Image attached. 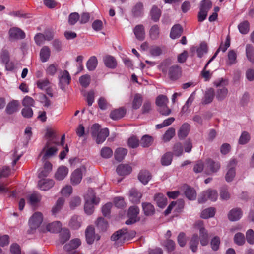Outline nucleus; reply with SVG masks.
Masks as SVG:
<instances>
[{"label": "nucleus", "mask_w": 254, "mask_h": 254, "mask_svg": "<svg viewBox=\"0 0 254 254\" xmlns=\"http://www.w3.org/2000/svg\"><path fill=\"white\" fill-rule=\"evenodd\" d=\"M51 141V139H49L47 141L39 154V156H40L43 154L42 158L43 161H45L46 159L52 157L58 151V149L56 147H49Z\"/></svg>", "instance_id": "obj_2"}, {"label": "nucleus", "mask_w": 254, "mask_h": 254, "mask_svg": "<svg viewBox=\"0 0 254 254\" xmlns=\"http://www.w3.org/2000/svg\"><path fill=\"white\" fill-rule=\"evenodd\" d=\"M214 97V90L212 88L207 89L205 93L202 104H208L211 103Z\"/></svg>", "instance_id": "obj_28"}, {"label": "nucleus", "mask_w": 254, "mask_h": 254, "mask_svg": "<svg viewBox=\"0 0 254 254\" xmlns=\"http://www.w3.org/2000/svg\"><path fill=\"white\" fill-rule=\"evenodd\" d=\"M86 240L88 244H92L96 237L95 229L93 226H88L85 231Z\"/></svg>", "instance_id": "obj_15"}, {"label": "nucleus", "mask_w": 254, "mask_h": 254, "mask_svg": "<svg viewBox=\"0 0 254 254\" xmlns=\"http://www.w3.org/2000/svg\"><path fill=\"white\" fill-rule=\"evenodd\" d=\"M139 212V209L137 206H133L130 207L128 211L129 219L126 221V224L127 225H130L137 222L138 220L137 215Z\"/></svg>", "instance_id": "obj_7"}, {"label": "nucleus", "mask_w": 254, "mask_h": 254, "mask_svg": "<svg viewBox=\"0 0 254 254\" xmlns=\"http://www.w3.org/2000/svg\"><path fill=\"white\" fill-rule=\"evenodd\" d=\"M116 171L120 175H127L131 172L132 168L128 164H121L117 167Z\"/></svg>", "instance_id": "obj_22"}, {"label": "nucleus", "mask_w": 254, "mask_h": 254, "mask_svg": "<svg viewBox=\"0 0 254 254\" xmlns=\"http://www.w3.org/2000/svg\"><path fill=\"white\" fill-rule=\"evenodd\" d=\"M46 228L51 233H58L62 230V224L60 221H55L47 225Z\"/></svg>", "instance_id": "obj_27"}, {"label": "nucleus", "mask_w": 254, "mask_h": 254, "mask_svg": "<svg viewBox=\"0 0 254 254\" xmlns=\"http://www.w3.org/2000/svg\"><path fill=\"white\" fill-rule=\"evenodd\" d=\"M109 134V130L107 128L101 129L99 132L95 135V137H94L96 140V142L98 144L103 143L108 136Z\"/></svg>", "instance_id": "obj_23"}, {"label": "nucleus", "mask_w": 254, "mask_h": 254, "mask_svg": "<svg viewBox=\"0 0 254 254\" xmlns=\"http://www.w3.org/2000/svg\"><path fill=\"white\" fill-rule=\"evenodd\" d=\"M9 36L11 38L15 39H22L25 37V33L17 27H13L9 31Z\"/></svg>", "instance_id": "obj_12"}, {"label": "nucleus", "mask_w": 254, "mask_h": 254, "mask_svg": "<svg viewBox=\"0 0 254 254\" xmlns=\"http://www.w3.org/2000/svg\"><path fill=\"white\" fill-rule=\"evenodd\" d=\"M196 51L197 56L199 58H201L204 54L207 52V46L205 43H201L199 47L197 48Z\"/></svg>", "instance_id": "obj_60"}, {"label": "nucleus", "mask_w": 254, "mask_h": 254, "mask_svg": "<svg viewBox=\"0 0 254 254\" xmlns=\"http://www.w3.org/2000/svg\"><path fill=\"white\" fill-rule=\"evenodd\" d=\"M183 32V28L180 24H176L173 26L170 32V37L176 39L179 37Z\"/></svg>", "instance_id": "obj_30"}, {"label": "nucleus", "mask_w": 254, "mask_h": 254, "mask_svg": "<svg viewBox=\"0 0 254 254\" xmlns=\"http://www.w3.org/2000/svg\"><path fill=\"white\" fill-rule=\"evenodd\" d=\"M142 206L144 214L146 216H152L155 212L154 206L149 202H143L142 203Z\"/></svg>", "instance_id": "obj_26"}, {"label": "nucleus", "mask_w": 254, "mask_h": 254, "mask_svg": "<svg viewBox=\"0 0 254 254\" xmlns=\"http://www.w3.org/2000/svg\"><path fill=\"white\" fill-rule=\"evenodd\" d=\"M190 130V125L187 123H184L180 127L178 131V136L180 139H184L188 135Z\"/></svg>", "instance_id": "obj_18"}, {"label": "nucleus", "mask_w": 254, "mask_h": 254, "mask_svg": "<svg viewBox=\"0 0 254 254\" xmlns=\"http://www.w3.org/2000/svg\"><path fill=\"white\" fill-rule=\"evenodd\" d=\"M98 64V60L95 56L91 57L86 63L87 68L89 71L94 70Z\"/></svg>", "instance_id": "obj_41"}, {"label": "nucleus", "mask_w": 254, "mask_h": 254, "mask_svg": "<svg viewBox=\"0 0 254 254\" xmlns=\"http://www.w3.org/2000/svg\"><path fill=\"white\" fill-rule=\"evenodd\" d=\"M228 93V90L227 88L225 87L219 88L216 92V98L219 101L223 100L227 96Z\"/></svg>", "instance_id": "obj_43"}, {"label": "nucleus", "mask_w": 254, "mask_h": 254, "mask_svg": "<svg viewBox=\"0 0 254 254\" xmlns=\"http://www.w3.org/2000/svg\"><path fill=\"white\" fill-rule=\"evenodd\" d=\"M234 242L239 246L243 245L245 243L244 235L242 233H236L234 237Z\"/></svg>", "instance_id": "obj_54"}, {"label": "nucleus", "mask_w": 254, "mask_h": 254, "mask_svg": "<svg viewBox=\"0 0 254 254\" xmlns=\"http://www.w3.org/2000/svg\"><path fill=\"white\" fill-rule=\"evenodd\" d=\"M215 209L213 208H209L203 210L201 213V217L203 219H208L213 217L215 215Z\"/></svg>", "instance_id": "obj_49"}, {"label": "nucleus", "mask_w": 254, "mask_h": 254, "mask_svg": "<svg viewBox=\"0 0 254 254\" xmlns=\"http://www.w3.org/2000/svg\"><path fill=\"white\" fill-rule=\"evenodd\" d=\"M85 198L84 211L86 214L91 215L94 211L93 204H98L99 199L95 196V193L92 189L88 190Z\"/></svg>", "instance_id": "obj_1"}, {"label": "nucleus", "mask_w": 254, "mask_h": 254, "mask_svg": "<svg viewBox=\"0 0 254 254\" xmlns=\"http://www.w3.org/2000/svg\"><path fill=\"white\" fill-rule=\"evenodd\" d=\"M161 12L159 8L156 6H153L151 10L150 14L152 19L157 22L161 16Z\"/></svg>", "instance_id": "obj_46"}, {"label": "nucleus", "mask_w": 254, "mask_h": 254, "mask_svg": "<svg viewBox=\"0 0 254 254\" xmlns=\"http://www.w3.org/2000/svg\"><path fill=\"white\" fill-rule=\"evenodd\" d=\"M81 244L79 239L76 238L71 240L70 242L64 246V250L70 254H72L73 251L77 249Z\"/></svg>", "instance_id": "obj_13"}, {"label": "nucleus", "mask_w": 254, "mask_h": 254, "mask_svg": "<svg viewBox=\"0 0 254 254\" xmlns=\"http://www.w3.org/2000/svg\"><path fill=\"white\" fill-rule=\"evenodd\" d=\"M100 154L104 158H109L113 155V151L109 147H104L100 151Z\"/></svg>", "instance_id": "obj_56"}, {"label": "nucleus", "mask_w": 254, "mask_h": 254, "mask_svg": "<svg viewBox=\"0 0 254 254\" xmlns=\"http://www.w3.org/2000/svg\"><path fill=\"white\" fill-rule=\"evenodd\" d=\"M242 212L240 209L235 208L231 210L228 214V219L231 221H237L240 219Z\"/></svg>", "instance_id": "obj_25"}, {"label": "nucleus", "mask_w": 254, "mask_h": 254, "mask_svg": "<svg viewBox=\"0 0 254 254\" xmlns=\"http://www.w3.org/2000/svg\"><path fill=\"white\" fill-rule=\"evenodd\" d=\"M81 218L78 215H73L69 222V226L73 230L78 229L82 225Z\"/></svg>", "instance_id": "obj_16"}, {"label": "nucleus", "mask_w": 254, "mask_h": 254, "mask_svg": "<svg viewBox=\"0 0 254 254\" xmlns=\"http://www.w3.org/2000/svg\"><path fill=\"white\" fill-rule=\"evenodd\" d=\"M185 194L189 200H194L196 197V191L191 188H187L185 190Z\"/></svg>", "instance_id": "obj_55"}, {"label": "nucleus", "mask_w": 254, "mask_h": 254, "mask_svg": "<svg viewBox=\"0 0 254 254\" xmlns=\"http://www.w3.org/2000/svg\"><path fill=\"white\" fill-rule=\"evenodd\" d=\"M135 37L139 40L143 41L145 36L144 27L142 24L136 25L133 29Z\"/></svg>", "instance_id": "obj_17"}, {"label": "nucleus", "mask_w": 254, "mask_h": 254, "mask_svg": "<svg viewBox=\"0 0 254 254\" xmlns=\"http://www.w3.org/2000/svg\"><path fill=\"white\" fill-rule=\"evenodd\" d=\"M71 80L70 76L67 70L63 72L61 76L59 77V85L62 90H64L65 86L70 83Z\"/></svg>", "instance_id": "obj_11"}, {"label": "nucleus", "mask_w": 254, "mask_h": 254, "mask_svg": "<svg viewBox=\"0 0 254 254\" xmlns=\"http://www.w3.org/2000/svg\"><path fill=\"white\" fill-rule=\"evenodd\" d=\"M218 197V193L215 190L209 189L204 191L198 197V201L200 203L206 202L208 199L215 201Z\"/></svg>", "instance_id": "obj_4"}, {"label": "nucleus", "mask_w": 254, "mask_h": 254, "mask_svg": "<svg viewBox=\"0 0 254 254\" xmlns=\"http://www.w3.org/2000/svg\"><path fill=\"white\" fill-rule=\"evenodd\" d=\"M200 241L202 246H205L209 243V236L208 231L205 228H201L199 232Z\"/></svg>", "instance_id": "obj_34"}, {"label": "nucleus", "mask_w": 254, "mask_h": 254, "mask_svg": "<svg viewBox=\"0 0 254 254\" xmlns=\"http://www.w3.org/2000/svg\"><path fill=\"white\" fill-rule=\"evenodd\" d=\"M86 169L85 166L83 165L75 170L71 174L70 180L73 185H76L79 184L82 180V176L85 173Z\"/></svg>", "instance_id": "obj_3"}, {"label": "nucleus", "mask_w": 254, "mask_h": 254, "mask_svg": "<svg viewBox=\"0 0 254 254\" xmlns=\"http://www.w3.org/2000/svg\"><path fill=\"white\" fill-rule=\"evenodd\" d=\"M104 62L105 65L110 68H114L117 66V62L115 59L111 56H107L104 58Z\"/></svg>", "instance_id": "obj_38"}, {"label": "nucleus", "mask_w": 254, "mask_h": 254, "mask_svg": "<svg viewBox=\"0 0 254 254\" xmlns=\"http://www.w3.org/2000/svg\"><path fill=\"white\" fill-rule=\"evenodd\" d=\"M127 153V150L125 148H117L115 152V158L117 161L120 162L124 159Z\"/></svg>", "instance_id": "obj_37"}, {"label": "nucleus", "mask_w": 254, "mask_h": 254, "mask_svg": "<svg viewBox=\"0 0 254 254\" xmlns=\"http://www.w3.org/2000/svg\"><path fill=\"white\" fill-rule=\"evenodd\" d=\"M55 184L54 180L50 179H43L38 181V188L44 191H46L52 188Z\"/></svg>", "instance_id": "obj_9"}, {"label": "nucleus", "mask_w": 254, "mask_h": 254, "mask_svg": "<svg viewBox=\"0 0 254 254\" xmlns=\"http://www.w3.org/2000/svg\"><path fill=\"white\" fill-rule=\"evenodd\" d=\"M142 103V97L140 94H136L134 95L132 102V108L134 109H138L140 108Z\"/></svg>", "instance_id": "obj_48"}, {"label": "nucleus", "mask_w": 254, "mask_h": 254, "mask_svg": "<svg viewBox=\"0 0 254 254\" xmlns=\"http://www.w3.org/2000/svg\"><path fill=\"white\" fill-rule=\"evenodd\" d=\"M155 102L158 108H159L161 106L167 105L168 99L166 96L160 95L156 98Z\"/></svg>", "instance_id": "obj_51"}, {"label": "nucleus", "mask_w": 254, "mask_h": 254, "mask_svg": "<svg viewBox=\"0 0 254 254\" xmlns=\"http://www.w3.org/2000/svg\"><path fill=\"white\" fill-rule=\"evenodd\" d=\"M81 203V199L78 196H74L71 198L69 206L71 209H74L76 207L79 206Z\"/></svg>", "instance_id": "obj_62"}, {"label": "nucleus", "mask_w": 254, "mask_h": 254, "mask_svg": "<svg viewBox=\"0 0 254 254\" xmlns=\"http://www.w3.org/2000/svg\"><path fill=\"white\" fill-rule=\"evenodd\" d=\"M174 154L176 156L181 155L183 153V146L180 142L175 143L173 147Z\"/></svg>", "instance_id": "obj_59"}, {"label": "nucleus", "mask_w": 254, "mask_h": 254, "mask_svg": "<svg viewBox=\"0 0 254 254\" xmlns=\"http://www.w3.org/2000/svg\"><path fill=\"white\" fill-rule=\"evenodd\" d=\"M28 199L31 204L34 205L41 200V196L38 193L34 192L29 195Z\"/></svg>", "instance_id": "obj_52"}, {"label": "nucleus", "mask_w": 254, "mask_h": 254, "mask_svg": "<svg viewBox=\"0 0 254 254\" xmlns=\"http://www.w3.org/2000/svg\"><path fill=\"white\" fill-rule=\"evenodd\" d=\"M246 55L248 61L254 64V47L250 44H247L246 45Z\"/></svg>", "instance_id": "obj_32"}, {"label": "nucleus", "mask_w": 254, "mask_h": 254, "mask_svg": "<svg viewBox=\"0 0 254 254\" xmlns=\"http://www.w3.org/2000/svg\"><path fill=\"white\" fill-rule=\"evenodd\" d=\"M138 178L142 184L146 185L151 179V176L148 171L143 170L140 172L138 176Z\"/></svg>", "instance_id": "obj_31"}, {"label": "nucleus", "mask_w": 254, "mask_h": 254, "mask_svg": "<svg viewBox=\"0 0 254 254\" xmlns=\"http://www.w3.org/2000/svg\"><path fill=\"white\" fill-rule=\"evenodd\" d=\"M90 76L88 74L83 75L79 78V82L80 84L85 88H86L89 86L90 83Z\"/></svg>", "instance_id": "obj_61"}, {"label": "nucleus", "mask_w": 254, "mask_h": 254, "mask_svg": "<svg viewBox=\"0 0 254 254\" xmlns=\"http://www.w3.org/2000/svg\"><path fill=\"white\" fill-rule=\"evenodd\" d=\"M132 13L135 17L141 16L143 13V5L142 3H137L133 7Z\"/></svg>", "instance_id": "obj_40"}, {"label": "nucleus", "mask_w": 254, "mask_h": 254, "mask_svg": "<svg viewBox=\"0 0 254 254\" xmlns=\"http://www.w3.org/2000/svg\"><path fill=\"white\" fill-rule=\"evenodd\" d=\"M211 7L212 3L209 0H203L201 2L200 10L208 12Z\"/></svg>", "instance_id": "obj_63"}, {"label": "nucleus", "mask_w": 254, "mask_h": 254, "mask_svg": "<svg viewBox=\"0 0 254 254\" xmlns=\"http://www.w3.org/2000/svg\"><path fill=\"white\" fill-rule=\"evenodd\" d=\"M206 172L207 174H210L217 172L220 168L219 162H215L210 159L206 160Z\"/></svg>", "instance_id": "obj_8"}, {"label": "nucleus", "mask_w": 254, "mask_h": 254, "mask_svg": "<svg viewBox=\"0 0 254 254\" xmlns=\"http://www.w3.org/2000/svg\"><path fill=\"white\" fill-rule=\"evenodd\" d=\"M154 200L156 202L158 207L164 208L167 204L166 197L161 193H158L155 195Z\"/></svg>", "instance_id": "obj_33"}, {"label": "nucleus", "mask_w": 254, "mask_h": 254, "mask_svg": "<svg viewBox=\"0 0 254 254\" xmlns=\"http://www.w3.org/2000/svg\"><path fill=\"white\" fill-rule=\"evenodd\" d=\"M172 153L170 152L165 153L161 158L162 165L164 166L170 165L172 160Z\"/></svg>", "instance_id": "obj_53"}, {"label": "nucleus", "mask_w": 254, "mask_h": 254, "mask_svg": "<svg viewBox=\"0 0 254 254\" xmlns=\"http://www.w3.org/2000/svg\"><path fill=\"white\" fill-rule=\"evenodd\" d=\"M149 37L152 40L157 39L160 35V30L157 25H154L150 28L149 32Z\"/></svg>", "instance_id": "obj_42"}, {"label": "nucleus", "mask_w": 254, "mask_h": 254, "mask_svg": "<svg viewBox=\"0 0 254 254\" xmlns=\"http://www.w3.org/2000/svg\"><path fill=\"white\" fill-rule=\"evenodd\" d=\"M166 48L164 46H153L150 49V54L153 57L159 56L166 53Z\"/></svg>", "instance_id": "obj_21"}, {"label": "nucleus", "mask_w": 254, "mask_h": 254, "mask_svg": "<svg viewBox=\"0 0 254 254\" xmlns=\"http://www.w3.org/2000/svg\"><path fill=\"white\" fill-rule=\"evenodd\" d=\"M43 221V215L40 212H36L30 217L29 220V225L32 230L38 228Z\"/></svg>", "instance_id": "obj_5"}, {"label": "nucleus", "mask_w": 254, "mask_h": 254, "mask_svg": "<svg viewBox=\"0 0 254 254\" xmlns=\"http://www.w3.org/2000/svg\"><path fill=\"white\" fill-rule=\"evenodd\" d=\"M126 113V111L125 109L120 108L112 111L110 116L112 119L116 120L123 118Z\"/></svg>", "instance_id": "obj_29"}, {"label": "nucleus", "mask_w": 254, "mask_h": 254, "mask_svg": "<svg viewBox=\"0 0 254 254\" xmlns=\"http://www.w3.org/2000/svg\"><path fill=\"white\" fill-rule=\"evenodd\" d=\"M97 227L102 231H105L107 229L108 223L102 217H99L97 219L96 222Z\"/></svg>", "instance_id": "obj_58"}, {"label": "nucleus", "mask_w": 254, "mask_h": 254, "mask_svg": "<svg viewBox=\"0 0 254 254\" xmlns=\"http://www.w3.org/2000/svg\"><path fill=\"white\" fill-rule=\"evenodd\" d=\"M175 135V129L173 127L169 128L166 131L162 137V139L164 142L170 141Z\"/></svg>", "instance_id": "obj_44"}, {"label": "nucleus", "mask_w": 254, "mask_h": 254, "mask_svg": "<svg viewBox=\"0 0 254 254\" xmlns=\"http://www.w3.org/2000/svg\"><path fill=\"white\" fill-rule=\"evenodd\" d=\"M1 59L2 62L5 64L6 68L8 70L13 69V66H9L8 62H9V57L7 51H3L1 56Z\"/></svg>", "instance_id": "obj_45"}, {"label": "nucleus", "mask_w": 254, "mask_h": 254, "mask_svg": "<svg viewBox=\"0 0 254 254\" xmlns=\"http://www.w3.org/2000/svg\"><path fill=\"white\" fill-rule=\"evenodd\" d=\"M250 134L248 132L244 131L242 132L239 138V143L242 145L245 144L250 141Z\"/></svg>", "instance_id": "obj_57"}, {"label": "nucleus", "mask_w": 254, "mask_h": 254, "mask_svg": "<svg viewBox=\"0 0 254 254\" xmlns=\"http://www.w3.org/2000/svg\"><path fill=\"white\" fill-rule=\"evenodd\" d=\"M19 107V102L17 100H13L7 104L5 112L8 115L13 114L18 111Z\"/></svg>", "instance_id": "obj_14"}, {"label": "nucleus", "mask_w": 254, "mask_h": 254, "mask_svg": "<svg viewBox=\"0 0 254 254\" xmlns=\"http://www.w3.org/2000/svg\"><path fill=\"white\" fill-rule=\"evenodd\" d=\"M168 74L171 80H177L181 75V68L177 65L171 66L169 68Z\"/></svg>", "instance_id": "obj_10"}, {"label": "nucleus", "mask_w": 254, "mask_h": 254, "mask_svg": "<svg viewBox=\"0 0 254 254\" xmlns=\"http://www.w3.org/2000/svg\"><path fill=\"white\" fill-rule=\"evenodd\" d=\"M51 55L50 48L47 46H44L40 50V56L42 62H46L48 60Z\"/></svg>", "instance_id": "obj_35"}, {"label": "nucleus", "mask_w": 254, "mask_h": 254, "mask_svg": "<svg viewBox=\"0 0 254 254\" xmlns=\"http://www.w3.org/2000/svg\"><path fill=\"white\" fill-rule=\"evenodd\" d=\"M70 237V232L68 229H64L60 234L59 243L61 245L64 244L68 241Z\"/></svg>", "instance_id": "obj_39"}, {"label": "nucleus", "mask_w": 254, "mask_h": 254, "mask_svg": "<svg viewBox=\"0 0 254 254\" xmlns=\"http://www.w3.org/2000/svg\"><path fill=\"white\" fill-rule=\"evenodd\" d=\"M238 28L241 33L245 34L249 30V23L247 21H245L238 25Z\"/></svg>", "instance_id": "obj_64"}, {"label": "nucleus", "mask_w": 254, "mask_h": 254, "mask_svg": "<svg viewBox=\"0 0 254 254\" xmlns=\"http://www.w3.org/2000/svg\"><path fill=\"white\" fill-rule=\"evenodd\" d=\"M68 172V168L64 166H61L58 168L55 174V178L56 180H63L67 175Z\"/></svg>", "instance_id": "obj_19"}, {"label": "nucleus", "mask_w": 254, "mask_h": 254, "mask_svg": "<svg viewBox=\"0 0 254 254\" xmlns=\"http://www.w3.org/2000/svg\"><path fill=\"white\" fill-rule=\"evenodd\" d=\"M153 138L148 135H144L141 139L140 144L143 147H148L151 145Z\"/></svg>", "instance_id": "obj_50"}, {"label": "nucleus", "mask_w": 254, "mask_h": 254, "mask_svg": "<svg viewBox=\"0 0 254 254\" xmlns=\"http://www.w3.org/2000/svg\"><path fill=\"white\" fill-rule=\"evenodd\" d=\"M64 202L65 200L64 198H59L57 200L55 205L52 208L51 212L52 214L55 215L58 213L63 207Z\"/></svg>", "instance_id": "obj_36"}, {"label": "nucleus", "mask_w": 254, "mask_h": 254, "mask_svg": "<svg viewBox=\"0 0 254 254\" xmlns=\"http://www.w3.org/2000/svg\"><path fill=\"white\" fill-rule=\"evenodd\" d=\"M129 234L127 229H122L115 232L111 236V239L112 241H117L119 239H124L128 237Z\"/></svg>", "instance_id": "obj_20"}, {"label": "nucleus", "mask_w": 254, "mask_h": 254, "mask_svg": "<svg viewBox=\"0 0 254 254\" xmlns=\"http://www.w3.org/2000/svg\"><path fill=\"white\" fill-rule=\"evenodd\" d=\"M142 194L139 192L136 189H132L129 191V198L132 203H139Z\"/></svg>", "instance_id": "obj_24"}, {"label": "nucleus", "mask_w": 254, "mask_h": 254, "mask_svg": "<svg viewBox=\"0 0 254 254\" xmlns=\"http://www.w3.org/2000/svg\"><path fill=\"white\" fill-rule=\"evenodd\" d=\"M198 245V238L197 234H194L190 242V248L193 252H196Z\"/></svg>", "instance_id": "obj_47"}, {"label": "nucleus", "mask_w": 254, "mask_h": 254, "mask_svg": "<svg viewBox=\"0 0 254 254\" xmlns=\"http://www.w3.org/2000/svg\"><path fill=\"white\" fill-rule=\"evenodd\" d=\"M237 161L236 159L231 160L228 164V170L225 175V180L227 182H231L233 180L236 175L235 166Z\"/></svg>", "instance_id": "obj_6"}]
</instances>
